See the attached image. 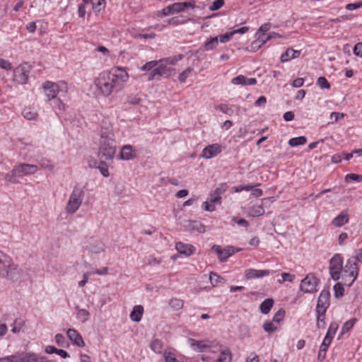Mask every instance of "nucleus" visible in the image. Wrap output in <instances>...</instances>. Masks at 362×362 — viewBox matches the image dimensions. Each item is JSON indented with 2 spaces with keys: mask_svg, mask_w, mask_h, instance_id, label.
Returning a JSON list of instances; mask_svg holds the SVG:
<instances>
[{
  "mask_svg": "<svg viewBox=\"0 0 362 362\" xmlns=\"http://www.w3.org/2000/svg\"><path fill=\"white\" fill-rule=\"evenodd\" d=\"M349 221V216L346 212L341 213L332 221V224L336 227H341Z\"/></svg>",
  "mask_w": 362,
  "mask_h": 362,
  "instance_id": "obj_24",
  "label": "nucleus"
},
{
  "mask_svg": "<svg viewBox=\"0 0 362 362\" xmlns=\"http://www.w3.org/2000/svg\"><path fill=\"white\" fill-rule=\"evenodd\" d=\"M17 177H19L17 173H14V168L9 173H8L5 176V180L6 182L10 183H18V180Z\"/></svg>",
  "mask_w": 362,
  "mask_h": 362,
  "instance_id": "obj_33",
  "label": "nucleus"
},
{
  "mask_svg": "<svg viewBox=\"0 0 362 362\" xmlns=\"http://www.w3.org/2000/svg\"><path fill=\"white\" fill-rule=\"evenodd\" d=\"M194 1H185V2H177L173 4L168 5L162 9L161 14H158V16H166L168 15L174 14L181 11H184L189 8H193Z\"/></svg>",
  "mask_w": 362,
  "mask_h": 362,
  "instance_id": "obj_5",
  "label": "nucleus"
},
{
  "mask_svg": "<svg viewBox=\"0 0 362 362\" xmlns=\"http://www.w3.org/2000/svg\"><path fill=\"white\" fill-rule=\"evenodd\" d=\"M232 83L235 85H255L257 83V80L254 78H248L243 75H239L232 79Z\"/></svg>",
  "mask_w": 362,
  "mask_h": 362,
  "instance_id": "obj_16",
  "label": "nucleus"
},
{
  "mask_svg": "<svg viewBox=\"0 0 362 362\" xmlns=\"http://www.w3.org/2000/svg\"><path fill=\"white\" fill-rule=\"evenodd\" d=\"M356 321V318H352L351 320L346 322L345 324L344 325L343 327H342V332H341V334H344L345 332H349L353 327V326L355 324Z\"/></svg>",
  "mask_w": 362,
  "mask_h": 362,
  "instance_id": "obj_42",
  "label": "nucleus"
},
{
  "mask_svg": "<svg viewBox=\"0 0 362 362\" xmlns=\"http://www.w3.org/2000/svg\"><path fill=\"white\" fill-rule=\"evenodd\" d=\"M84 192L81 189L75 187L67 204H81Z\"/></svg>",
  "mask_w": 362,
  "mask_h": 362,
  "instance_id": "obj_14",
  "label": "nucleus"
},
{
  "mask_svg": "<svg viewBox=\"0 0 362 362\" xmlns=\"http://www.w3.org/2000/svg\"><path fill=\"white\" fill-rule=\"evenodd\" d=\"M329 273L332 278L337 281L340 278V273L343 270V260L340 255H335L329 262Z\"/></svg>",
  "mask_w": 362,
  "mask_h": 362,
  "instance_id": "obj_6",
  "label": "nucleus"
},
{
  "mask_svg": "<svg viewBox=\"0 0 362 362\" xmlns=\"http://www.w3.org/2000/svg\"><path fill=\"white\" fill-rule=\"evenodd\" d=\"M222 151V146L218 144L209 145L205 147V158H211L217 156Z\"/></svg>",
  "mask_w": 362,
  "mask_h": 362,
  "instance_id": "obj_15",
  "label": "nucleus"
},
{
  "mask_svg": "<svg viewBox=\"0 0 362 362\" xmlns=\"http://www.w3.org/2000/svg\"><path fill=\"white\" fill-rule=\"evenodd\" d=\"M351 180L356 182H361L362 180V175L351 173L346 175V180Z\"/></svg>",
  "mask_w": 362,
  "mask_h": 362,
  "instance_id": "obj_55",
  "label": "nucleus"
},
{
  "mask_svg": "<svg viewBox=\"0 0 362 362\" xmlns=\"http://www.w3.org/2000/svg\"><path fill=\"white\" fill-rule=\"evenodd\" d=\"M23 115L24 116L25 118L30 120V119H33L35 117V116L37 115V113L36 112H31L30 110L28 109H25L23 111Z\"/></svg>",
  "mask_w": 362,
  "mask_h": 362,
  "instance_id": "obj_49",
  "label": "nucleus"
},
{
  "mask_svg": "<svg viewBox=\"0 0 362 362\" xmlns=\"http://www.w3.org/2000/svg\"><path fill=\"white\" fill-rule=\"evenodd\" d=\"M170 304L171 305V306L173 308H175L177 309L181 308L183 305L182 301L181 300L177 299V298L172 299L170 300Z\"/></svg>",
  "mask_w": 362,
  "mask_h": 362,
  "instance_id": "obj_54",
  "label": "nucleus"
},
{
  "mask_svg": "<svg viewBox=\"0 0 362 362\" xmlns=\"http://www.w3.org/2000/svg\"><path fill=\"white\" fill-rule=\"evenodd\" d=\"M176 249L180 254H183L186 256L190 255L194 252V248L192 245H184L182 243L176 244Z\"/></svg>",
  "mask_w": 362,
  "mask_h": 362,
  "instance_id": "obj_23",
  "label": "nucleus"
},
{
  "mask_svg": "<svg viewBox=\"0 0 362 362\" xmlns=\"http://www.w3.org/2000/svg\"><path fill=\"white\" fill-rule=\"evenodd\" d=\"M334 295L336 298H340L344 295V287L340 283H337L334 286Z\"/></svg>",
  "mask_w": 362,
  "mask_h": 362,
  "instance_id": "obj_39",
  "label": "nucleus"
},
{
  "mask_svg": "<svg viewBox=\"0 0 362 362\" xmlns=\"http://www.w3.org/2000/svg\"><path fill=\"white\" fill-rule=\"evenodd\" d=\"M190 344L192 347H194V349L198 350L199 351H202V349L204 348V345H202V341H197L193 339H189Z\"/></svg>",
  "mask_w": 362,
  "mask_h": 362,
  "instance_id": "obj_44",
  "label": "nucleus"
},
{
  "mask_svg": "<svg viewBox=\"0 0 362 362\" xmlns=\"http://www.w3.org/2000/svg\"><path fill=\"white\" fill-rule=\"evenodd\" d=\"M327 306L317 304L316 312L317 313V326L320 327V316H325Z\"/></svg>",
  "mask_w": 362,
  "mask_h": 362,
  "instance_id": "obj_34",
  "label": "nucleus"
},
{
  "mask_svg": "<svg viewBox=\"0 0 362 362\" xmlns=\"http://www.w3.org/2000/svg\"><path fill=\"white\" fill-rule=\"evenodd\" d=\"M192 69L190 67H188L185 71H183L182 73L180 74L178 76V80L180 83H185L186 81V78L188 77L189 74L192 72Z\"/></svg>",
  "mask_w": 362,
  "mask_h": 362,
  "instance_id": "obj_43",
  "label": "nucleus"
},
{
  "mask_svg": "<svg viewBox=\"0 0 362 362\" xmlns=\"http://www.w3.org/2000/svg\"><path fill=\"white\" fill-rule=\"evenodd\" d=\"M264 329L268 333L274 332L276 330L277 327L274 326L273 322L267 321L263 325Z\"/></svg>",
  "mask_w": 362,
  "mask_h": 362,
  "instance_id": "obj_41",
  "label": "nucleus"
},
{
  "mask_svg": "<svg viewBox=\"0 0 362 362\" xmlns=\"http://www.w3.org/2000/svg\"><path fill=\"white\" fill-rule=\"evenodd\" d=\"M144 313V308L141 305H136L130 314L132 320L134 322L140 321Z\"/></svg>",
  "mask_w": 362,
  "mask_h": 362,
  "instance_id": "obj_25",
  "label": "nucleus"
},
{
  "mask_svg": "<svg viewBox=\"0 0 362 362\" xmlns=\"http://www.w3.org/2000/svg\"><path fill=\"white\" fill-rule=\"evenodd\" d=\"M42 88L46 97L45 100L47 101H50L51 100L56 98L59 92L58 85L49 81H47L43 83Z\"/></svg>",
  "mask_w": 362,
  "mask_h": 362,
  "instance_id": "obj_8",
  "label": "nucleus"
},
{
  "mask_svg": "<svg viewBox=\"0 0 362 362\" xmlns=\"http://www.w3.org/2000/svg\"><path fill=\"white\" fill-rule=\"evenodd\" d=\"M349 19H351V15H344V16H341L337 18L332 19L331 21L335 22V23H339V22L347 21Z\"/></svg>",
  "mask_w": 362,
  "mask_h": 362,
  "instance_id": "obj_62",
  "label": "nucleus"
},
{
  "mask_svg": "<svg viewBox=\"0 0 362 362\" xmlns=\"http://www.w3.org/2000/svg\"><path fill=\"white\" fill-rule=\"evenodd\" d=\"M89 316V313L84 309H81L78 310L77 313V317L78 319L81 320L83 322H85L88 320V317Z\"/></svg>",
  "mask_w": 362,
  "mask_h": 362,
  "instance_id": "obj_48",
  "label": "nucleus"
},
{
  "mask_svg": "<svg viewBox=\"0 0 362 362\" xmlns=\"http://www.w3.org/2000/svg\"><path fill=\"white\" fill-rule=\"evenodd\" d=\"M269 274V270H257L254 269H247L245 273V276L247 279L259 278Z\"/></svg>",
  "mask_w": 362,
  "mask_h": 362,
  "instance_id": "obj_18",
  "label": "nucleus"
},
{
  "mask_svg": "<svg viewBox=\"0 0 362 362\" xmlns=\"http://www.w3.org/2000/svg\"><path fill=\"white\" fill-rule=\"evenodd\" d=\"M317 84L321 88H330V83L324 76H320L317 79Z\"/></svg>",
  "mask_w": 362,
  "mask_h": 362,
  "instance_id": "obj_40",
  "label": "nucleus"
},
{
  "mask_svg": "<svg viewBox=\"0 0 362 362\" xmlns=\"http://www.w3.org/2000/svg\"><path fill=\"white\" fill-rule=\"evenodd\" d=\"M38 168L35 165L21 163L14 167V173H17L18 177L34 174Z\"/></svg>",
  "mask_w": 362,
  "mask_h": 362,
  "instance_id": "obj_9",
  "label": "nucleus"
},
{
  "mask_svg": "<svg viewBox=\"0 0 362 362\" xmlns=\"http://www.w3.org/2000/svg\"><path fill=\"white\" fill-rule=\"evenodd\" d=\"M105 161L106 160H100V163L97 168L100 170V173L104 177H107L109 176L110 174H109L108 167H107V165L106 164Z\"/></svg>",
  "mask_w": 362,
  "mask_h": 362,
  "instance_id": "obj_32",
  "label": "nucleus"
},
{
  "mask_svg": "<svg viewBox=\"0 0 362 362\" xmlns=\"http://www.w3.org/2000/svg\"><path fill=\"white\" fill-rule=\"evenodd\" d=\"M39 164L40 165V166L42 168H45V169H52V165L51 164L50 160L45 159V158L41 159L39 162Z\"/></svg>",
  "mask_w": 362,
  "mask_h": 362,
  "instance_id": "obj_52",
  "label": "nucleus"
},
{
  "mask_svg": "<svg viewBox=\"0 0 362 362\" xmlns=\"http://www.w3.org/2000/svg\"><path fill=\"white\" fill-rule=\"evenodd\" d=\"M218 40L217 37H211V39L205 42V49H212L218 45Z\"/></svg>",
  "mask_w": 362,
  "mask_h": 362,
  "instance_id": "obj_38",
  "label": "nucleus"
},
{
  "mask_svg": "<svg viewBox=\"0 0 362 362\" xmlns=\"http://www.w3.org/2000/svg\"><path fill=\"white\" fill-rule=\"evenodd\" d=\"M21 362H44L42 358H39L35 354L26 356L21 358Z\"/></svg>",
  "mask_w": 362,
  "mask_h": 362,
  "instance_id": "obj_35",
  "label": "nucleus"
},
{
  "mask_svg": "<svg viewBox=\"0 0 362 362\" xmlns=\"http://www.w3.org/2000/svg\"><path fill=\"white\" fill-rule=\"evenodd\" d=\"M128 77V74L123 69L117 67L110 71L101 73L95 83L100 93L108 97L114 92L120 91Z\"/></svg>",
  "mask_w": 362,
  "mask_h": 362,
  "instance_id": "obj_1",
  "label": "nucleus"
},
{
  "mask_svg": "<svg viewBox=\"0 0 362 362\" xmlns=\"http://www.w3.org/2000/svg\"><path fill=\"white\" fill-rule=\"evenodd\" d=\"M330 294L328 291L323 290L318 298L317 304L328 305Z\"/></svg>",
  "mask_w": 362,
  "mask_h": 362,
  "instance_id": "obj_28",
  "label": "nucleus"
},
{
  "mask_svg": "<svg viewBox=\"0 0 362 362\" xmlns=\"http://www.w3.org/2000/svg\"><path fill=\"white\" fill-rule=\"evenodd\" d=\"M115 153L116 144L112 135L102 132L98 149V158L101 160H112Z\"/></svg>",
  "mask_w": 362,
  "mask_h": 362,
  "instance_id": "obj_3",
  "label": "nucleus"
},
{
  "mask_svg": "<svg viewBox=\"0 0 362 362\" xmlns=\"http://www.w3.org/2000/svg\"><path fill=\"white\" fill-rule=\"evenodd\" d=\"M249 216L257 217L264 214V209L262 205H252L247 209Z\"/></svg>",
  "mask_w": 362,
  "mask_h": 362,
  "instance_id": "obj_21",
  "label": "nucleus"
},
{
  "mask_svg": "<svg viewBox=\"0 0 362 362\" xmlns=\"http://www.w3.org/2000/svg\"><path fill=\"white\" fill-rule=\"evenodd\" d=\"M224 4V0H215L209 6L210 11H216L221 8Z\"/></svg>",
  "mask_w": 362,
  "mask_h": 362,
  "instance_id": "obj_45",
  "label": "nucleus"
},
{
  "mask_svg": "<svg viewBox=\"0 0 362 362\" xmlns=\"http://www.w3.org/2000/svg\"><path fill=\"white\" fill-rule=\"evenodd\" d=\"M136 157L135 153L133 152L132 147L130 145H126L122 147L120 151V158L122 160H132Z\"/></svg>",
  "mask_w": 362,
  "mask_h": 362,
  "instance_id": "obj_20",
  "label": "nucleus"
},
{
  "mask_svg": "<svg viewBox=\"0 0 362 362\" xmlns=\"http://www.w3.org/2000/svg\"><path fill=\"white\" fill-rule=\"evenodd\" d=\"M354 53L358 57H362V42L356 44L354 48Z\"/></svg>",
  "mask_w": 362,
  "mask_h": 362,
  "instance_id": "obj_56",
  "label": "nucleus"
},
{
  "mask_svg": "<svg viewBox=\"0 0 362 362\" xmlns=\"http://www.w3.org/2000/svg\"><path fill=\"white\" fill-rule=\"evenodd\" d=\"M233 221L236 223L240 226L247 228L248 226V222L244 218H240L238 217H233Z\"/></svg>",
  "mask_w": 362,
  "mask_h": 362,
  "instance_id": "obj_51",
  "label": "nucleus"
},
{
  "mask_svg": "<svg viewBox=\"0 0 362 362\" xmlns=\"http://www.w3.org/2000/svg\"><path fill=\"white\" fill-rule=\"evenodd\" d=\"M233 35L232 32L227 33L224 35H222L220 36V42L222 43H225V42L229 41Z\"/></svg>",
  "mask_w": 362,
  "mask_h": 362,
  "instance_id": "obj_57",
  "label": "nucleus"
},
{
  "mask_svg": "<svg viewBox=\"0 0 362 362\" xmlns=\"http://www.w3.org/2000/svg\"><path fill=\"white\" fill-rule=\"evenodd\" d=\"M337 329H338V325L336 322H332L330 325L329 328L327 331V334L324 339V341L320 346V350L319 355H318L319 358L321 356L322 352L327 351V349L331 343V338H329V334H330L331 332L333 333L336 332Z\"/></svg>",
  "mask_w": 362,
  "mask_h": 362,
  "instance_id": "obj_11",
  "label": "nucleus"
},
{
  "mask_svg": "<svg viewBox=\"0 0 362 362\" xmlns=\"http://www.w3.org/2000/svg\"><path fill=\"white\" fill-rule=\"evenodd\" d=\"M211 250L214 252L218 257L221 262H226V259L235 254L236 252L241 250L240 248H235L233 246H228L222 248L220 245H214Z\"/></svg>",
  "mask_w": 362,
  "mask_h": 362,
  "instance_id": "obj_7",
  "label": "nucleus"
},
{
  "mask_svg": "<svg viewBox=\"0 0 362 362\" xmlns=\"http://www.w3.org/2000/svg\"><path fill=\"white\" fill-rule=\"evenodd\" d=\"M274 304V300L272 298H267L264 300L260 305V310L264 314H267L269 313L271 308H272Z\"/></svg>",
  "mask_w": 362,
  "mask_h": 362,
  "instance_id": "obj_27",
  "label": "nucleus"
},
{
  "mask_svg": "<svg viewBox=\"0 0 362 362\" xmlns=\"http://www.w3.org/2000/svg\"><path fill=\"white\" fill-rule=\"evenodd\" d=\"M209 281L213 287L216 286L218 282L224 281V279L216 273L211 272L209 275Z\"/></svg>",
  "mask_w": 362,
  "mask_h": 362,
  "instance_id": "obj_31",
  "label": "nucleus"
},
{
  "mask_svg": "<svg viewBox=\"0 0 362 362\" xmlns=\"http://www.w3.org/2000/svg\"><path fill=\"white\" fill-rule=\"evenodd\" d=\"M156 37V34L148 33V34H136L134 35L135 38H144V39H148V38H154Z\"/></svg>",
  "mask_w": 362,
  "mask_h": 362,
  "instance_id": "obj_58",
  "label": "nucleus"
},
{
  "mask_svg": "<svg viewBox=\"0 0 362 362\" xmlns=\"http://www.w3.org/2000/svg\"><path fill=\"white\" fill-rule=\"evenodd\" d=\"M14 78L18 83H26L28 78V71L25 70V66H20L16 69L14 71Z\"/></svg>",
  "mask_w": 362,
  "mask_h": 362,
  "instance_id": "obj_13",
  "label": "nucleus"
},
{
  "mask_svg": "<svg viewBox=\"0 0 362 362\" xmlns=\"http://www.w3.org/2000/svg\"><path fill=\"white\" fill-rule=\"evenodd\" d=\"M362 6V1H358L357 3H354V4H348L346 5L345 8L346 9L349 10V11H352V10H355V9H357V8H359Z\"/></svg>",
  "mask_w": 362,
  "mask_h": 362,
  "instance_id": "obj_53",
  "label": "nucleus"
},
{
  "mask_svg": "<svg viewBox=\"0 0 362 362\" xmlns=\"http://www.w3.org/2000/svg\"><path fill=\"white\" fill-rule=\"evenodd\" d=\"M318 279L313 275H308L301 281L300 289L305 292H313L318 284Z\"/></svg>",
  "mask_w": 362,
  "mask_h": 362,
  "instance_id": "obj_10",
  "label": "nucleus"
},
{
  "mask_svg": "<svg viewBox=\"0 0 362 362\" xmlns=\"http://www.w3.org/2000/svg\"><path fill=\"white\" fill-rule=\"evenodd\" d=\"M141 71H148L151 73L148 75V80H160V78H168L172 75L174 70L168 67L165 64H160L156 60H153L146 62L141 68Z\"/></svg>",
  "mask_w": 362,
  "mask_h": 362,
  "instance_id": "obj_2",
  "label": "nucleus"
},
{
  "mask_svg": "<svg viewBox=\"0 0 362 362\" xmlns=\"http://www.w3.org/2000/svg\"><path fill=\"white\" fill-rule=\"evenodd\" d=\"M285 311L283 309H280L274 316L273 322L276 323L280 322L284 317Z\"/></svg>",
  "mask_w": 362,
  "mask_h": 362,
  "instance_id": "obj_47",
  "label": "nucleus"
},
{
  "mask_svg": "<svg viewBox=\"0 0 362 362\" xmlns=\"http://www.w3.org/2000/svg\"><path fill=\"white\" fill-rule=\"evenodd\" d=\"M306 142H307V139L305 136H301L291 139L288 141V144L291 146H300V145H303Z\"/></svg>",
  "mask_w": 362,
  "mask_h": 362,
  "instance_id": "obj_29",
  "label": "nucleus"
},
{
  "mask_svg": "<svg viewBox=\"0 0 362 362\" xmlns=\"http://www.w3.org/2000/svg\"><path fill=\"white\" fill-rule=\"evenodd\" d=\"M151 347L153 351L160 353L162 349V344L159 340L155 339L152 341Z\"/></svg>",
  "mask_w": 362,
  "mask_h": 362,
  "instance_id": "obj_46",
  "label": "nucleus"
},
{
  "mask_svg": "<svg viewBox=\"0 0 362 362\" xmlns=\"http://www.w3.org/2000/svg\"><path fill=\"white\" fill-rule=\"evenodd\" d=\"M221 351V346L218 345L209 346L205 344V355L211 353L216 354ZM205 358H210L209 355L205 356Z\"/></svg>",
  "mask_w": 362,
  "mask_h": 362,
  "instance_id": "obj_30",
  "label": "nucleus"
},
{
  "mask_svg": "<svg viewBox=\"0 0 362 362\" xmlns=\"http://www.w3.org/2000/svg\"><path fill=\"white\" fill-rule=\"evenodd\" d=\"M67 337L69 340L75 345L83 347L85 343L80 334L74 329H69L66 332Z\"/></svg>",
  "mask_w": 362,
  "mask_h": 362,
  "instance_id": "obj_12",
  "label": "nucleus"
},
{
  "mask_svg": "<svg viewBox=\"0 0 362 362\" xmlns=\"http://www.w3.org/2000/svg\"><path fill=\"white\" fill-rule=\"evenodd\" d=\"M300 51L294 50L292 48H288L286 52L282 54L281 57V61L282 62H288L291 59L299 57Z\"/></svg>",
  "mask_w": 362,
  "mask_h": 362,
  "instance_id": "obj_19",
  "label": "nucleus"
},
{
  "mask_svg": "<svg viewBox=\"0 0 362 362\" xmlns=\"http://www.w3.org/2000/svg\"><path fill=\"white\" fill-rule=\"evenodd\" d=\"M255 186L253 185H240L235 187V192H240L242 190L250 191L252 190V194L255 197H259L262 196V191L260 189L255 188Z\"/></svg>",
  "mask_w": 362,
  "mask_h": 362,
  "instance_id": "obj_22",
  "label": "nucleus"
},
{
  "mask_svg": "<svg viewBox=\"0 0 362 362\" xmlns=\"http://www.w3.org/2000/svg\"><path fill=\"white\" fill-rule=\"evenodd\" d=\"M281 276L283 278L282 281H279L280 283L284 282L286 281H292L294 276L291 275L288 273H282Z\"/></svg>",
  "mask_w": 362,
  "mask_h": 362,
  "instance_id": "obj_60",
  "label": "nucleus"
},
{
  "mask_svg": "<svg viewBox=\"0 0 362 362\" xmlns=\"http://www.w3.org/2000/svg\"><path fill=\"white\" fill-rule=\"evenodd\" d=\"M141 99L136 95H131L127 97V103L131 105H138Z\"/></svg>",
  "mask_w": 362,
  "mask_h": 362,
  "instance_id": "obj_50",
  "label": "nucleus"
},
{
  "mask_svg": "<svg viewBox=\"0 0 362 362\" xmlns=\"http://www.w3.org/2000/svg\"><path fill=\"white\" fill-rule=\"evenodd\" d=\"M165 362H180L176 359L175 354H173L172 353H168V354H165Z\"/></svg>",
  "mask_w": 362,
  "mask_h": 362,
  "instance_id": "obj_59",
  "label": "nucleus"
},
{
  "mask_svg": "<svg viewBox=\"0 0 362 362\" xmlns=\"http://www.w3.org/2000/svg\"><path fill=\"white\" fill-rule=\"evenodd\" d=\"M90 3L93 5V10L95 11H100L101 10V6L104 8L105 4V0H91Z\"/></svg>",
  "mask_w": 362,
  "mask_h": 362,
  "instance_id": "obj_37",
  "label": "nucleus"
},
{
  "mask_svg": "<svg viewBox=\"0 0 362 362\" xmlns=\"http://www.w3.org/2000/svg\"><path fill=\"white\" fill-rule=\"evenodd\" d=\"M219 357L214 362H231L232 354L229 349L221 350Z\"/></svg>",
  "mask_w": 362,
  "mask_h": 362,
  "instance_id": "obj_26",
  "label": "nucleus"
},
{
  "mask_svg": "<svg viewBox=\"0 0 362 362\" xmlns=\"http://www.w3.org/2000/svg\"><path fill=\"white\" fill-rule=\"evenodd\" d=\"M356 259V255L348 259L346 265L343 269V272L344 274L345 277H350V281L347 284V286H351L354 281L356 280L358 274V267Z\"/></svg>",
  "mask_w": 362,
  "mask_h": 362,
  "instance_id": "obj_4",
  "label": "nucleus"
},
{
  "mask_svg": "<svg viewBox=\"0 0 362 362\" xmlns=\"http://www.w3.org/2000/svg\"><path fill=\"white\" fill-rule=\"evenodd\" d=\"M304 80L302 78H298L293 81L292 86L295 88L301 87L303 85Z\"/></svg>",
  "mask_w": 362,
  "mask_h": 362,
  "instance_id": "obj_64",
  "label": "nucleus"
},
{
  "mask_svg": "<svg viewBox=\"0 0 362 362\" xmlns=\"http://www.w3.org/2000/svg\"><path fill=\"white\" fill-rule=\"evenodd\" d=\"M182 55L180 54L178 56V58L177 57H170L165 59H162L159 61L160 64H164V62L169 64H175L178 60H180L182 59Z\"/></svg>",
  "mask_w": 362,
  "mask_h": 362,
  "instance_id": "obj_36",
  "label": "nucleus"
},
{
  "mask_svg": "<svg viewBox=\"0 0 362 362\" xmlns=\"http://www.w3.org/2000/svg\"><path fill=\"white\" fill-rule=\"evenodd\" d=\"M0 67L6 70L11 69V64L4 59H0Z\"/></svg>",
  "mask_w": 362,
  "mask_h": 362,
  "instance_id": "obj_61",
  "label": "nucleus"
},
{
  "mask_svg": "<svg viewBox=\"0 0 362 362\" xmlns=\"http://www.w3.org/2000/svg\"><path fill=\"white\" fill-rule=\"evenodd\" d=\"M228 186L226 183H221L219 185L214 192L210 194V202L212 203L219 202L221 199V194L225 192Z\"/></svg>",
  "mask_w": 362,
  "mask_h": 362,
  "instance_id": "obj_17",
  "label": "nucleus"
},
{
  "mask_svg": "<svg viewBox=\"0 0 362 362\" xmlns=\"http://www.w3.org/2000/svg\"><path fill=\"white\" fill-rule=\"evenodd\" d=\"M218 108L223 113H226V114H228V115H231V113H232L231 108H230L226 105H221Z\"/></svg>",
  "mask_w": 362,
  "mask_h": 362,
  "instance_id": "obj_63",
  "label": "nucleus"
}]
</instances>
